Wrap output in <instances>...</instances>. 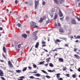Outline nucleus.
I'll return each instance as SVG.
<instances>
[{"mask_svg":"<svg viewBox=\"0 0 80 80\" xmlns=\"http://www.w3.org/2000/svg\"><path fill=\"white\" fill-rule=\"evenodd\" d=\"M48 23H49V21H46V23H47V24H48Z\"/></svg>","mask_w":80,"mask_h":80,"instance_id":"5fc2aeb1","label":"nucleus"},{"mask_svg":"<svg viewBox=\"0 0 80 80\" xmlns=\"http://www.w3.org/2000/svg\"><path fill=\"white\" fill-rule=\"evenodd\" d=\"M46 16H44L42 18H41L40 20H39V22L40 23H41V22H43V20H46Z\"/></svg>","mask_w":80,"mask_h":80,"instance_id":"f03ea898","label":"nucleus"},{"mask_svg":"<svg viewBox=\"0 0 80 80\" xmlns=\"http://www.w3.org/2000/svg\"><path fill=\"white\" fill-rule=\"evenodd\" d=\"M65 47H68V44H66L65 45Z\"/></svg>","mask_w":80,"mask_h":80,"instance_id":"49530a36","label":"nucleus"},{"mask_svg":"<svg viewBox=\"0 0 80 80\" xmlns=\"http://www.w3.org/2000/svg\"><path fill=\"white\" fill-rule=\"evenodd\" d=\"M48 72H50V73H51L52 72H55V70H48Z\"/></svg>","mask_w":80,"mask_h":80,"instance_id":"aec40b11","label":"nucleus"},{"mask_svg":"<svg viewBox=\"0 0 80 80\" xmlns=\"http://www.w3.org/2000/svg\"><path fill=\"white\" fill-rule=\"evenodd\" d=\"M22 37L25 38H27V35L25 34H23L22 35Z\"/></svg>","mask_w":80,"mask_h":80,"instance_id":"ddd939ff","label":"nucleus"},{"mask_svg":"<svg viewBox=\"0 0 80 80\" xmlns=\"http://www.w3.org/2000/svg\"><path fill=\"white\" fill-rule=\"evenodd\" d=\"M29 78H35L32 76L29 77Z\"/></svg>","mask_w":80,"mask_h":80,"instance_id":"37998d69","label":"nucleus"},{"mask_svg":"<svg viewBox=\"0 0 80 80\" xmlns=\"http://www.w3.org/2000/svg\"><path fill=\"white\" fill-rule=\"evenodd\" d=\"M18 27H21V24L19 23H18Z\"/></svg>","mask_w":80,"mask_h":80,"instance_id":"58836bf2","label":"nucleus"},{"mask_svg":"<svg viewBox=\"0 0 80 80\" xmlns=\"http://www.w3.org/2000/svg\"><path fill=\"white\" fill-rule=\"evenodd\" d=\"M72 77L73 78H75L76 77V75L75 74H73L72 75Z\"/></svg>","mask_w":80,"mask_h":80,"instance_id":"c9c22d12","label":"nucleus"},{"mask_svg":"<svg viewBox=\"0 0 80 80\" xmlns=\"http://www.w3.org/2000/svg\"><path fill=\"white\" fill-rule=\"evenodd\" d=\"M33 36H34L35 37L37 35V32H34L33 33Z\"/></svg>","mask_w":80,"mask_h":80,"instance_id":"393cba45","label":"nucleus"},{"mask_svg":"<svg viewBox=\"0 0 80 80\" xmlns=\"http://www.w3.org/2000/svg\"><path fill=\"white\" fill-rule=\"evenodd\" d=\"M2 56L3 57H4V58H5V59H7V58L6 57V56H5V55H4V54H3V53H2Z\"/></svg>","mask_w":80,"mask_h":80,"instance_id":"72a5a7b5","label":"nucleus"},{"mask_svg":"<svg viewBox=\"0 0 80 80\" xmlns=\"http://www.w3.org/2000/svg\"><path fill=\"white\" fill-rule=\"evenodd\" d=\"M27 69V67H25L22 70V72H25V71H26Z\"/></svg>","mask_w":80,"mask_h":80,"instance_id":"4be33fe9","label":"nucleus"},{"mask_svg":"<svg viewBox=\"0 0 80 80\" xmlns=\"http://www.w3.org/2000/svg\"><path fill=\"white\" fill-rule=\"evenodd\" d=\"M1 78L2 80H5V79L3 77H1Z\"/></svg>","mask_w":80,"mask_h":80,"instance_id":"c03bdc74","label":"nucleus"},{"mask_svg":"<svg viewBox=\"0 0 80 80\" xmlns=\"http://www.w3.org/2000/svg\"><path fill=\"white\" fill-rule=\"evenodd\" d=\"M79 41L78 40H76L75 41V42H76V43H77V42H78Z\"/></svg>","mask_w":80,"mask_h":80,"instance_id":"bf43d9fd","label":"nucleus"},{"mask_svg":"<svg viewBox=\"0 0 80 80\" xmlns=\"http://www.w3.org/2000/svg\"><path fill=\"white\" fill-rule=\"evenodd\" d=\"M66 20H68V19H69V17H68V16L66 17Z\"/></svg>","mask_w":80,"mask_h":80,"instance_id":"09e8293b","label":"nucleus"},{"mask_svg":"<svg viewBox=\"0 0 80 80\" xmlns=\"http://www.w3.org/2000/svg\"><path fill=\"white\" fill-rule=\"evenodd\" d=\"M46 45H45V44H42V47H46Z\"/></svg>","mask_w":80,"mask_h":80,"instance_id":"6e6d98bb","label":"nucleus"},{"mask_svg":"<svg viewBox=\"0 0 80 80\" xmlns=\"http://www.w3.org/2000/svg\"><path fill=\"white\" fill-rule=\"evenodd\" d=\"M58 1L60 4H62L64 2V0H58Z\"/></svg>","mask_w":80,"mask_h":80,"instance_id":"2eb2a0df","label":"nucleus"},{"mask_svg":"<svg viewBox=\"0 0 80 80\" xmlns=\"http://www.w3.org/2000/svg\"><path fill=\"white\" fill-rule=\"evenodd\" d=\"M57 55H58V53L55 54V55L54 56V58H55V56H57Z\"/></svg>","mask_w":80,"mask_h":80,"instance_id":"3c124183","label":"nucleus"},{"mask_svg":"<svg viewBox=\"0 0 80 80\" xmlns=\"http://www.w3.org/2000/svg\"><path fill=\"white\" fill-rule=\"evenodd\" d=\"M75 38V39H77V38L78 39L80 38V36H79V35L77 36V37L76 38Z\"/></svg>","mask_w":80,"mask_h":80,"instance_id":"c756f323","label":"nucleus"},{"mask_svg":"<svg viewBox=\"0 0 80 80\" xmlns=\"http://www.w3.org/2000/svg\"><path fill=\"white\" fill-rule=\"evenodd\" d=\"M15 2L16 4H17V3H18V1L16 0L15 1Z\"/></svg>","mask_w":80,"mask_h":80,"instance_id":"de8ad7c7","label":"nucleus"},{"mask_svg":"<svg viewBox=\"0 0 80 80\" xmlns=\"http://www.w3.org/2000/svg\"><path fill=\"white\" fill-rule=\"evenodd\" d=\"M50 59H51L50 58L46 59V62L48 63V62H50Z\"/></svg>","mask_w":80,"mask_h":80,"instance_id":"6ab92c4d","label":"nucleus"},{"mask_svg":"<svg viewBox=\"0 0 80 80\" xmlns=\"http://www.w3.org/2000/svg\"><path fill=\"white\" fill-rule=\"evenodd\" d=\"M18 80H23V79L21 78V79H18Z\"/></svg>","mask_w":80,"mask_h":80,"instance_id":"774afa93","label":"nucleus"},{"mask_svg":"<svg viewBox=\"0 0 80 80\" xmlns=\"http://www.w3.org/2000/svg\"><path fill=\"white\" fill-rule=\"evenodd\" d=\"M45 4H46V2H45V1H43L42 3V5H45Z\"/></svg>","mask_w":80,"mask_h":80,"instance_id":"f704fd0d","label":"nucleus"},{"mask_svg":"<svg viewBox=\"0 0 80 80\" xmlns=\"http://www.w3.org/2000/svg\"><path fill=\"white\" fill-rule=\"evenodd\" d=\"M33 75H35V76H36V77H40V75H41V74H39V73H37L35 74H34Z\"/></svg>","mask_w":80,"mask_h":80,"instance_id":"a211bd4d","label":"nucleus"},{"mask_svg":"<svg viewBox=\"0 0 80 80\" xmlns=\"http://www.w3.org/2000/svg\"><path fill=\"white\" fill-rule=\"evenodd\" d=\"M63 17H62V18H60V20H63Z\"/></svg>","mask_w":80,"mask_h":80,"instance_id":"0e129e2a","label":"nucleus"},{"mask_svg":"<svg viewBox=\"0 0 80 80\" xmlns=\"http://www.w3.org/2000/svg\"><path fill=\"white\" fill-rule=\"evenodd\" d=\"M58 61L59 62H63V59L61 58H58Z\"/></svg>","mask_w":80,"mask_h":80,"instance_id":"9d476101","label":"nucleus"},{"mask_svg":"<svg viewBox=\"0 0 80 80\" xmlns=\"http://www.w3.org/2000/svg\"><path fill=\"white\" fill-rule=\"evenodd\" d=\"M25 3L26 4H28V2H25Z\"/></svg>","mask_w":80,"mask_h":80,"instance_id":"338daca9","label":"nucleus"},{"mask_svg":"<svg viewBox=\"0 0 80 80\" xmlns=\"http://www.w3.org/2000/svg\"><path fill=\"white\" fill-rule=\"evenodd\" d=\"M28 68H29V69H32V67L29 66L28 67Z\"/></svg>","mask_w":80,"mask_h":80,"instance_id":"4d7b16f0","label":"nucleus"},{"mask_svg":"<svg viewBox=\"0 0 80 80\" xmlns=\"http://www.w3.org/2000/svg\"><path fill=\"white\" fill-rule=\"evenodd\" d=\"M80 50L78 51V52H76V53L77 54H80Z\"/></svg>","mask_w":80,"mask_h":80,"instance_id":"a18cd8bd","label":"nucleus"},{"mask_svg":"<svg viewBox=\"0 0 80 80\" xmlns=\"http://www.w3.org/2000/svg\"><path fill=\"white\" fill-rule=\"evenodd\" d=\"M46 78H51V77H50V76L48 75L46 76Z\"/></svg>","mask_w":80,"mask_h":80,"instance_id":"2f4dec72","label":"nucleus"},{"mask_svg":"<svg viewBox=\"0 0 80 80\" xmlns=\"http://www.w3.org/2000/svg\"><path fill=\"white\" fill-rule=\"evenodd\" d=\"M49 65L51 67H53V65L52 63H49Z\"/></svg>","mask_w":80,"mask_h":80,"instance_id":"5701e85b","label":"nucleus"},{"mask_svg":"<svg viewBox=\"0 0 80 80\" xmlns=\"http://www.w3.org/2000/svg\"><path fill=\"white\" fill-rule=\"evenodd\" d=\"M37 73V72H35V71L34 72H32V73Z\"/></svg>","mask_w":80,"mask_h":80,"instance_id":"864d4df0","label":"nucleus"},{"mask_svg":"<svg viewBox=\"0 0 80 80\" xmlns=\"http://www.w3.org/2000/svg\"><path fill=\"white\" fill-rule=\"evenodd\" d=\"M50 15L51 17L52 18V17H53V13H51Z\"/></svg>","mask_w":80,"mask_h":80,"instance_id":"e433bc0d","label":"nucleus"},{"mask_svg":"<svg viewBox=\"0 0 80 80\" xmlns=\"http://www.w3.org/2000/svg\"><path fill=\"white\" fill-rule=\"evenodd\" d=\"M33 67L35 68H37V65H35V64H33Z\"/></svg>","mask_w":80,"mask_h":80,"instance_id":"c85d7f7f","label":"nucleus"},{"mask_svg":"<svg viewBox=\"0 0 80 80\" xmlns=\"http://www.w3.org/2000/svg\"><path fill=\"white\" fill-rule=\"evenodd\" d=\"M54 2H55V3H56V4H58V0H54Z\"/></svg>","mask_w":80,"mask_h":80,"instance_id":"b1692460","label":"nucleus"},{"mask_svg":"<svg viewBox=\"0 0 80 80\" xmlns=\"http://www.w3.org/2000/svg\"><path fill=\"white\" fill-rule=\"evenodd\" d=\"M42 72L44 73H45V74H46V75H48V73H47L46 71H45L44 70H41Z\"/></svg>","mask_w":80,"mask_h":80,"instance_id":"f3484780","label":"nucleus"},{"mask_svg":"<svg viewBox=\"0 0 80 80\" xmlns=\"http://www.w3.org/2000/svg\"><path fill=\"white\" fill-rule=\"evenodd\" d=\"M74 56L76 57V58H78V59H79L80 58L79 56L77 54H75Z\"/></svg>","mask_w":80,"mask_h":80,"instance_id":"dca6fc26","label":"nucleus"},{"mask_svg":"<svg viewBox=\"0 0 80 80\" xmlns=\"http://www.w3.org/2000/svg\"><path fill=\"white\" fill-rule=\"evenodd\" d=\"M0 62H4L3 60H0Z\"/></svg>","mask_w":80,"mask_h":80,"instance_id":"603ef678","label":"nucleus"},{"mask_svg":"<svg viewBox=\"0 0 80 80\" xmlns=\"http://www.w3.org/2000/svg\"><path fill=\"white\" fill-rule=\"evenodd\" d=\"M42 44H45L46 43V42L45 41H42Z\"/></svg>","mask_w":80,"mask_h":80,"instance_id":"ea45409f","label":"nucleus"},{"mask_svg":"<svg viewBox=\"0 0 80 80\" xmlns=\"http://www.w3.org/2000/svg\"><path fill=\"white\" fill-rule=\"evenodd\" d=\"M3 72L2 70L0 69V77H3Z\"/></svg>","mask_w":80,"mask_h":80,"instance_id":"0eeeda50","label":"nucleus"},{"mask_svg":"<svg viewBox=\"0 0 80 80\" xmlns=\"http://www.w3.org/2000/svg\"><path fill=\"white\" fill-rule=\"evenodd\" d=\"M60 75H61V74H60V73H57L56 75V77L58 78H58H59L60 77Z\"/></svg>","mask_w":80,"mask_h":80,"instance_id":"f8f14e48","label":"nucleus"},{"mask_svg":"<svg viewBox=\"0 0 80 80\" xmlns=\"http://www.w3.org/2000/svg\"><path fill=\"white\" fill-rule=\"evenodd\" d=\"M45 62V61L41 62H39V65H42L43 63Z\"/></svg>","mask_w":80,"mask_h":80,"instance_id":"bb28decb","label":"nucleus"},{"mask_svg":"<svg viewBox=\"0 0 80 80\" xmlns=\"http://www.w3.org/2000/svg\"><path fill=\"white\" fill-rule=\"evenodd\" d=\"M36 38H35V40H37V36H35Z\"/></svg>","mask_w":80,"mask_h":80,"instance_id":"69168bd1","label":"nucleus"},{"mask_svg":"<svg viewBox=\"0 0 80 80\" xmlns=\"http://www.w3.org/2000/svg\"><path fill=\"white\" fill-rule=\"evenodd\" d=\"M77 19L78 20V21H80V18H78V17H77Z\"/></svg>","mask_w":80,"mask_h":80,"instance_id":"8fccbe9b","label":"nucleus"},{"mask_svg":"<svg viewBox=\"0 0 80 80\" xmlns=\"http://www.w3.org/2000/svg\"><path fill=\"white\" fill-rule=\"evenodd\" d=\"M59 17H63V13H62V11H61V10H60V9H59Z\"/></svg>","mask_w":80,"mask_h":80,"instance_id":"20e7f679","label":"nucleus"},{"mask_svg":"<svg viewBox=\"0 0 80 80\" xmlns=\"http://www.w3.org/2000/svg\"><path fill=\"white\" fill-rule=\"evenodd\" d=\"M70 72H73V70L70 68Z\"/></svg>","mask_w":80,"mask_h":80,"instance_id":"e2e57ef3","label":"nucleus"},{"mask_svg":"<svg viewBox=\"0 0 80 80\" xmlns=\"http://www.w3.org/2000/svg\"><path fill=\"white\" fill-rule=\"evenodd\" d=\"M31 26L33 28H38L39 27L37 25H36V24L35 22L32 21L30 23Z\"/></svg>","mask_w":80,"mask_h":80,"instance_id":"f257e3e1","label":"nucleus"},{"mask_svg":"<svg viewBox=\"0 0 80 80\" xmlns=\"http://www.w3.org/2000/svg\"><path fill=\"white\" fill-rule=\"evenodd\" d=\"M25 77L24 76H22L21 77H20V78H24Z\"/></svg>","mask_w":80,"mask_h":80,"instance_id":"052dcab7","label":"nucleus"},{"mask_svg":"<svg viewBox=\"0 0 80 80\" xmlns=\"http://www.w3.org/2000/svg\"><path fill=\"white\" fill-rule=\"evenodd\" d=\"M0 30H3V28L2 27H0Z\"/></svg>","mask_w":80,"mask_h":80,"instance_id":"13d9d810","label":"nucleus"},{"mask_svg":"<svg viewBox=\"0 0 80 80\" xmlns=\"http://www.w3.org/2000/svg\"><path fill=\"white\" fill-rule=\"evenodd\" d=\"M59 31L60 33H64V31H63V28L62 27L60 28L59 29Z\"/></svg>","mask_w":80,"mask_h":80,"instance_id":"423d86ee","label":"nucleus"},{"mask_svg":"<svg viewBox=\"0 0 80 80\" xmlns=\"http://www.w3.org/2000/svg\"><path fill=\"white\" fill-rule=\"evenodd\" d=\"M16 72L17 73H21V72H22V70H16Z\"/></svg>","mask_w":80,"mask_h":80,"instance_id":"412c9836","label":"nucleus"},{"mask_svg":"<svg viewBox=\"0 0 80 80\" xmlns=\"http://www.w3.org/2000/svg\"><path fill=\"white\" fill-rule=\"evenodd\" d=\"M8 64L9 66H10V67H13V65H12V64L11 63V62L10 61H9L8 62Z\"/></svg>","mask_w":80,"mask_h":80,"instance_id":"9b49d317","label":"nucleus"},{"mask_svg":"<svg viewBox=\"0 0 80 80\" xmlns=\"http://www.w3.org/2000/svg\"><path fill=\"white\" fill-rule=\"evenodd\" d=\"M58 42H61V40H59V39H57L56 40H54V42L55 43H58Z\"/></svg>","mask_w":80,"mask_h":80,"instance_id":"6e6552de","label":"nucleus"},{"mask_svg":"<svg viewBox=\"0 0 80 80\" xmlns=\"http://www.w3.org/2000/svg\"><path fill=\"white\" fill-rule=\"evenodd\" d=\"M67 68L66 67H63V68L62 69L63 71H65L66 70V69H67Z\"/></svg>","mask_w":80,"mask_h":80,"instance_id":"a878e982","label":"nucleus"},{"mask_svg":"<svg viewBox=\"0 0 80 80\" xmlns=\"http://www.w3.org/2000/svg\"><path fill=\"white\" fill-rule=\"evenodd\" d=\"M39 3V1H37L35 0V9H37V6L38 5V3Z\"/></svg>","mask_w":80,"mask_h":80,"instance_id":"7ed1b4c3","label":"nucleus"},{"mask_svg":"<svg viewBox=\"0 0 80 80\" xmlns=\"http://www.w3.org/2000/svg\"><path fill=\"white\" fill-rule=\"evenodd\" d=\"M66 76L67 77H70V74H66Z\"/></svg>","mask_w":80,"mask_h":80,"instance_id":"473e14b6","label":"nucleus"},{"mask_svg":"<svg viewBox=\"0 0 80 80\" xmlns=\"http://www.w3.org/2000/svg\"><path fill=\"white\" fill-rule=\"evenodd\" d=\"M58 80H63V78H58Z\"/></svg>","mask_w":80,"mask_h":80,"instance_id":"79ce46f5","label":"nucleus"},{"mask_svg":"<svg viewBox=\"0 0 80 80\" xmlns=\"http://www.w3.org/2000/svg\"><path fill=\"white\" fill-rule=\"evenodd\" d=\"M58 17V14H57V13H55V15H54V17L53 18V20H55Z\"/></svg>","mask_w":80,"mask_h":80,"instance_id":"1a4fd4ad","label":"nucleus"},{"mask_svg":"<svg viewBox=\"0 0 80 80\" xmlns=\"http://www.w3.org/2000/svg\"><path fill=\"white\" fill-rule=\"evenodd\" d=\"M38 45H39V42H37L35 46V48H38Z\"/></svg>","mask_w":80,"mask_h":80,"instance_id":"4468645a","label":"nucleus"},{"mask_svg":"<svg viewBox=\"0 0 80 80\" xmlns=\"http://www.w3.org/2000/svg\"><path fill=\"white\" fill-rule=\"evenodd\" d=\"M2 49L3 50H6V48H5V46L3 47Z\"/></svg>","mask_w":80,"mask_h":80,"instance_id":"a19ab883","label":"nucleus"},{"mask_svg":"<svg viewBox=\"0 0 80 80\" xmlns=\"http://www.w3.org/2000/svg\"><path fill=\"white\" fill-rule=\"evenodd\" d=\"M3 52L4 53H5L6 56H7V51H6V50H3Z\"/></svg>","mask_w":80,"mask_h":80,"instance_id":"7c9ffc66","label":"nucleus"},{"mask_svg":"<svg viewBox=\"0 0 80 80\" xmlns=\"http://www.w3.org/2000/svg\"><path fill=\"white\" fill-rule=\"evenodd\" d=\"M58 27H61V24H60V23H58Z\"/></svg>","mask_w":80,"mask_h":80,"instance_id":"4c0bfd02","label":"nucleus"},{"mask_svg":"<svg viewBox=\"0 0 80 80\" xmlns=\"http://www.w3.org/2000/svg\"><path fill=\"white\" fill-rule=\"evenodd\" d=\"M71 23L73 25H76L77 24V22H76L75 19H73L72 20Z\"/></svg>","mask_w":80,"mask_h":80,"instance_id":"39448f33","label":"nucleus"},{"mask_svg":"<svg viewBox=\"0 0 80 80\" xmlns=\"http://www.w3.org/2000/svg\"><path fill=\"white\" fill-rule=\"evenodd\" d=\"M78 72H80V68H78Z\"/></svg>","mask_w":80,"mask_h":80,"instance_id":"680f3d73","label":"nucleus"},{"mask_svg":"<svg viewBox=\"0 0 80 80\" xmlns=\"http://www.w3.org/2000/svg\"><path fill=\"white\" fill-rule=\"evenodd\" d=\"M18 48H21V44H19L18 45Z\"/></svg>","mask_w":80,"mask_h":80,"instance_id":"cd10ccee","label":"nucleus"}]
</instances>
